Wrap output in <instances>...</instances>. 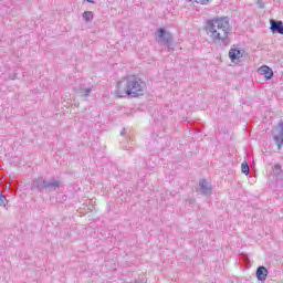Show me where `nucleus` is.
Masks as SVG:
<instances>
[{"label":"nucleus","instance_id":"nucleus-17","mask_svg":"<svg viewBox=\"0 0 283 283\" xmlns=\"http://www.w3.org/2000/svg\"><path fill=\"white\" fill-rule=\"evenodd\" d=\"M274 169H275L276 171H282V165L275 164V165H274Z\"/></svg>","mask_w":283,"mask_h":283},{"label":"nucleus","instance_id":"nucleus-1","mask_svg":"<svg viewBox=\"0 0 283 283\" xmlns=\"http://www.w3.org/2000/svg\"><path fill=\"white\" fill-rule=\"evenodd\" d=\"M117 90L115 94L117 98H125V96H130V98H138L145 94L147 90V83L136 76L126 77L117 83Z\"/></svg>","mask_w":283,"mask_h":283},{"label":"nucleus","instance_id":"nucleus-8","mask_svg":"<svg viewBox=\"0 0 283 283\" xmlns=\"http://www.w3.org/2000/svg\"><path fill=\"white\" fill-rule=\"evenodd\" d=\"M259 74H262L265 77V81H271V78H273V69L263 65L259 69Z\"/></svg>","mask_w":283,"mask_h":283},{"label":"nucleus","instance_id":"nucleus-11","mask_svg":"<svg viewBox=\"0 0 283 283\" xmlns=\"http://www.w3.org/2000/svg\"><path fill=\"white\" fill-rule=\"evenodd\" d=\"M272 139L274 140V143L280 151L283 147V133H281V135H273Z\"/></svg>","mask_w":283,"mask_h":283},{"label":"nucleus","instance_id":"nucleus-14","mask_svg":"<svg viewBox=\"0 0 283 283\" xmlns=\"http://www.w3.org/2000/svg\"><path fill=\"white\" fill-rule=\"evenodd\" d=\"M8 205V199L6 198V196H3L2 192H0V207H7Z\"/></svg>","mask_w":283,"mask_h":283},{"label":"nucleus","instance_id":"nucleus-5","mask_svg":"<svg viewBox=\"0 0 283 283\" xmlns=\"http://www.w3.org/2000/svg\"><path fill=\"white\" fill-rule=\"evenodd\" d=\"M199 191L202 193V196H211L213 188L211 187V184L207 181V179H201L199 181Z\"/></svg>","mask_w":283,"mask_h":283},{"label":"nucleus","instance_id":"nucleus-16","mask_svg":"<svg viewBox=\"0 0 283 283\" xmlns=\"http://www.w3.org/2000/svg\"><path fill=\"white\" fill-rule=\"evenodd\" d=\"M259 8L264 9V0H256Z\"/></svg>","mask_w":283,"mask_h":283},{"label":"nucleus","instance_id":"nucleus-9","mask_svg":"<svg viewBox=\"0 0 283 283\" xmlns=\"http://www.w3.org/2000/svg\"><path fill=\"white\" fill-rule=\"evenodd\" d=\"M229 57H230V61H232V63H235V61H239V59H242V51H240V49H230Z\"/></svg>","mask_w":283,"mask_h":283},{"label":"nucleus","instance_id":"nucleus-15","mask_svg":"<svg viewBox=\"0 0 283 283\" xmlns=\"http://www.w3.org/2000/svg\"><path fill=\"white\" fill-rule=\"evenodd\" d=\"M190 3H200V6H207V3H209V1L211 0H188Z\"/></svg>","mask_w":283,"mask_h":283},{"label":"nucleus","instance_id":"nucleus-2","mask_svg":"<svg viewBox=\"0 0 283 283\" xmlns=\"http://www.w3.org/2000/svg\"><path fill=\"white\" fill-rule=\"evenodd\" d=\"M205 30L212 41H221L223 45H229L231 25L229 24L228 18H213L208 20Z\"/></svg>","mask_w":283,"mask_h":283},{"label":"nucleus","instance_id":"nucleus-10","mask_svg":"<svg viewBox=\"0 0 283 283\" xmlns=\"http://www.w3.org/2000/svg\"><path fill=\"white\" fill-rule=\"evenodd\" d=\"M77 94L80 96H82V98H87V96H90V94H92V87L80 86L77 88Z\"/></svg>","mask_w":283,"mask_h":283},{"label":"nucleus","instance_id":"nucleus-21","mask_svg":"<svg viewBox=\"0 0 283 283\" xmlns=\"http://www.w3.org/2000/svg\"><path fill=\"white\" fill-rule=\"evenodd\" d=\"M87 3H96L94 0H86Z\"/></svg>","mask_w":283,"mask_h":283},{"label":"nucleus","instance_id":"nucleus-3","mask_svg":"<svg viewBox=\"0 0 283 283\" xmlns=\"http://www.w3.org/2000/svg\"><path fill=\"white\" fill-rule=\"evenodd\" d=\"M61 180L56 178L45 179L43 176L35 178L31 184V191H39L40 193L43 191H56V189H61Z\"/></svg>","mask_w":283,"mask_h":283},{"label":"nucleus","instance_id":"nucleus-19","mask_svg":"<svg viewBox=\"0 0 283 283\" xmlns=\"http://www.w3.org/2000/svg\"><path fill=\"white\" fill-rule=\"evenodd\" d=\"M279 127H280V129H281V134H283V120H281V122L279 123Z\"/></svg>","mask_w":283,"mask_h":283},{"label":"nucleus","instance_id":"nucleus-18","mask_svg":"<svg viewBox=\"0 0 283 283\" xmlns=\"http://www.w3.org/2000/svg\"><path fill=\"white\" fill-rule=\"evenodd\" d=\"M243 261L245 264H249V256L247 254H242Z\"/></svg>","mask_w":283,"mask_h":283},{"label":"nucleus","instance_id":"nucleus-7","mask_svg":"<svg viewBox=\"0 0 283 283\" xmlns=\"http://www.w3.org/2000/svg\"><path fill=\"white\" fill-rule=\"evenodd\" d=\"M266 277H269V270L266 266L260 265L256 269V279L259 282H266Z\"/></svg>","mask_w":283,"mask_h":283},{"label":"nucleus","instance_id":"nucleus-20","mask_svg":"<svg viewBox=\"0 0 283 283\" xmlns=\"http://www.w3.org/2000/svg\"><path fill=\"white\" fill-rule=\"evenodd\" d=\"M126 133H127V129L123 128L120 132V136H125Z\"/></svg>","mask_w":283,"mask_h":283},{"label":"nucleus","instance_id":"nucleus-13","mask_svg":"<svg viewBox=\"0 0 283 283\" xmlns=\"http://www.w3.org/2000/svg\"><path fill=\"white\" fill-rule=\"evenodd\" d=\"M241 171L242 174H244L245 176H249V174H251V168L249 167V163L243 161L241 164Z\"/></svg>","mask_w":283,"mask_h":283},{"label":"nucleus","instance_id":"nucleus-4","mask_svg":"<svg viewBox=\"0 0 283 283\" xmlns=\"http://www.w3.org/2000/svg\"><path fill=\"white\" fill-rule=\"evenodd\" d=\"M157 41L168 48V52H174V35L171 32L160 28L157 30Z\"/></svg>","mask_w":283,"mask_h":283},{"label":"nucleus","instance_id":"nucleus-12","mask_svg":"<svg viewBox=\"0 0 283 283\" xmlns=\"http://www.w3.org/2000/svg\"><path fill=\"white\" fill-rule=\"evenodd\" d=\"M82 18L84 21H86V23H90V21H92L94 19V12L92 11H84L82 14Z\"/></svg>","mask_w":283,"mask_h":283},{"label":"nucleus","instance_id":"nucleus-6","mask_svg":"<svg viewBox=\"0 0 283 283\" xmlns=\"http://www.w3.org/2000/svg\"><path fill=\"white\" fill-rule=\"evenodd\" d=\"M270 30L273 34H283V22L270 20Z\"/></svg>","mask_w":283,"mask_h":283}]
</instances>
